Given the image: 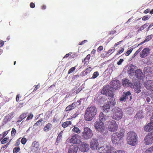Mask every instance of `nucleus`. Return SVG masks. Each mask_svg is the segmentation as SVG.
I'll list each match as a JSON object with an SVG mask.
<instances>
[{"instance_id": "63", "label": "nucleus", "mask_w": 153, "mask_h": 153, "mask_svg": "<svg viewBox=\"0 0 153 153\" xmlns=\"http://www.w3.org/2000/svg\"><path fill=\"white\" fill-rule=\"evenodd\" d=\"M115 153H125L124 151L121 150H117L115 152Z\"/></svg>"}, {"instance_id": "21", "label": "nucleus", "mask_w": 153, "mask_h": 153, "mask_svg": "<svg viewBox=\"0 0 153 153\" xmlns=\"http://www.w3.org/2000/svg\"><path fill=\"white\" fill-rule=\"evenodd\" d=\"M137 68L136 66L134 65H131L128 68V72L129 74L131 75L135 72V70Z\"/></svg>"}, {"instance_id": "6", "label": "nucleus", "mask_w": 153, "mask_h": 153, "mask_svg": "<svg viewBox=\"0 0 153 153\" xmlns=\"http://www.w3.org/2000/svg\"><path fill=\"white\" fill-rule=\"evenodd\" d=\"M94 126L97 131L101 133L104 132L105 128L104 123L101 121H96L94 123Z\"/></svg>"}, {"instance_id": "47", "label": "nucleus", "mask_w": 153, "mask_h": 153, "mask_svg": "<svg viewBox=\"0 0 153 153\" xmlns=\"http://www.w3.org/2000/svg\"><path fill=\"white\" fill-rule=\"evenodd\" d=\"M72 110L74 109L77 106V103L74 102L70 105Z\"/></svg>"}, {"instance_id": "34", "label": "nucleus", "mask_w": 153, "mask_h": 153, "mask_svg": "<svg viewBox=\"0 0 153 153\" xmlns=\"http://www.w3.org/2000/svg\"><path fill=\"white\" fill-rule=\"evenodd\" d=\"M113 88L111 87V90H109L108 92L107 93V94L106 95V96H108L111 98H114V92L113 91Z\"/></svg>"}, {"instance_id": "8", "label": "nucleus", "mask_w": 153, "mask_h": 153, "mask_svg": "<svg viewBox=\"0 0 153 153\" xmlns=\"http://www.w3.org/2000/svg\"><path fill=\"white\" fill-rule=\"evenodd\" d=\"M80 136L78 134H75L69 140V142L73 144H78L80 143L81 141L80 140Z\"/></svg>"}, {"instance_id": "20", "label": "nucleus", "mask_w": 153, "mask_h": 153, "mask_svg": "<svg viewBox=\"0 0 153 153\" xmlns=\"http://www.w3.org/2000/svg\"><path fill=\"white\" fill-rule=\"evenodd\" d=\"M143 74L141 70L140 69L137 70L135 72V76L138 79H141L143 76Z\"/></svg>"}, {"instance_id": "15", "label": "nucleus", "mask_w": 153, "mask_h": 153, "mask_svg": "<svg viewBox=\"0 0 153 153\" xmlns=\"http://www.w3.org/2000/svg\"><path fill=\"white\" fill-rule=\"evenodd\" d=\"M89 149V144L85 142L82 143L80 146L79 150L82 152H85L88 151Z\"/></svg>"}, {"instance_id": "48", "label": "nucleus", "mask_w": 153, "mask_h": 153, "mask_svg": "<svg viewBox=\"0 0 153 153\" xmlns=\"http://www.w3.org/2000/svg\"><path fill=\"white\" fill-rule=\"evenodd\" d=\"M133 49V48H131L129 50H128L125 53V55L127 56H128L132 52Z\"/></svg>"}, {"instance_id": "40", "label": "nucleus", "mask_w": 153, "mask_h": 153, "mask_svg": "<svg viewBox=\"0 0 153 153\" xmlns=\"http://www.w3.org/2000/svg\"><path fill=\"white\" fill-rule=\"evenodd\" d=\"M153 38V35L152 34L147 36L145 39V41L146 42H148L151 39Z\"/></svg>"}, {"instance_id": "33", "label": "nucleus", "mask_w": 153, "mask_h": 153, "mask_svg": "<svg viewBox=\"0 0 153 153\" xmlns=\"http://www.w3.org/2000/svg\"><path fill=\"white\" fill-rule=\"evenodd\" d=\"M143 111H139L135 115V117L137 119H139L143 117Z\"/></svg>"}, {"instance_id": "4", "label": "nucleus", "mask_w": 153, "mask_h": 153, "mask_svg": "<svg viewBox=\"0 0 153 153\" xmlns=\"http://www.w3.org/2000/svg\"><path fill=\"white\" fill-rule=\"evenodd\" d=\"M112 111L111 116L113 119L118 121L122 118L123 111L120 108L115 107L112 109Z\"/></svg>"}, {"instance_id": "30", "label": "nucleus", "mask_w": 153, "mask_h": 153, "mask_svg": "<svg viewBox=\"0 0 153 153\" xmlns=\"http://www.w3.org/2000/svg\"><path fill=\"white\" fill-rule=\"evenodd\" d=\"M27 113H23L19 117L18 120L17 121V122L19 123L21 122L22 120L25 118L27 116Z\"/></svg>"}, {"instance_id": "55", "label": "nucleus", "mask_w": 153, "mask_h": 153, "mask_svg": "<svg viewBox=\"0 0 153 153\" xmlns=\"http://www.w3.org/2000/svg\"><path fill=\"white\" fill-rule=\"evenodd\" d=\"M87 74H86L85 71L84 70L81 73V74H80V75L82 76H83L86 75Z\"/></svg>"}, {"instance_id": "41", "label": "nucleus", "mask_w": 153, "mask_h": 153, "mask_svg": "<svg viewBox=\"0 0 153 153\" xmlns=\"http://www.w3.org/2000/svg\"><path fill=\"white\" fill-rule=\"evenodd\" d=\"M112 98V99L111 101H108L107 102L108 104H109V105H111L112 106H114L116 104V102H115V99L113 100L114 98Z\"/></svg>"}, {"instance_id": "52", "label": "nucleus", "mask_w": 153, "mask_h": 153, "mask_svg": "<svg viewBox=\"0 0 153 153\" xmlns=\"http://www.w3.org/2000/svg\"><path fill=\"white\" fill-rule=\"evenodd\" d=\"M8 133V132H7V131H4L2 133V137L0 139V142L3 138L5 137L7 135Z\"/></svg>"}, {"instance_id": "31", "label": "nucleus", "mask_w": 153, "mask_h": 153, "mask_svg": "<svg viewBox=\"0 0 153 153\" xmlns=\"http://www.w3.org/2000/svg\"><path fill=\"white\" fill-rule=\"evenodd\" d=\"M52 127V124L50 123H48L44 127V130L45 131H48L51 129Z\"/></svg>"}, {"instance_id": "39", "label": "nucleus", "mask_w": 153, "mask_h": 153, "mask_svg": "<svg viewBox=\"0 0 153 153\" xmlns=\"http://www.w3.org/2000/svg\"><path fill=\"white\" fill-rule=\"evenodd\" d=\"M3 138V139H2L1 141V143L2 144H4L6 143L7 142L9 139V137H4Z\"/></svg>"}, {"instance_id": "29", "label": "nucleus", "mask_w": 153, "mask_h": 153, "mask_svg": "<svg viewBox=\"0 0 153 153\" xmlns=\"http://www.w3.org/2000/svg\"><path fill=\"white\" fill-rule=\"evenodd\" d=\"M110 106L111 105L108 104L107 102L106 104L102 107L104 111L106 112H109L110 111Z\"/></svg>"}, {"instance_id": "23", "label": "nucleus", "mask_w": 153, "mask_h": 153, "mask_svg": "<svg viewBox=\"0 0 153 153\" xmlns=\"http://www.w3.org/2000/svg\"><path fill=\"white\" fill-rule=\"evenodd\" d=\"M111 87L108 85L106 86L103 87L101 91V93L102 94L106 95L107 94V93L108 92L109 90H111Z\"/></svg>"}, {"instance_id": "51", "label": "nucleus", "mask_w": 153, "mask_h": 153, "mask_svg": "<svg viewBox=\"0 0 153 153\" xmlns=\"http://www.w3.org/2000/svg\"><path fill=\"white\" fill-rule=\"evenodd\" d=\"M92 68L91 67H89L87 68L85 70H84L85 71L86 73L87 74H88V73H90L92 70Z\"/></svg>"}, {"instance_id": "37", "label": "nucleus", "mask_w": 153, "mask_h": 153, "mask_svg": "<svg viewBox=\"0 0 153 153\" xmlns=\"http://www.w3.org/2000/svg\"><path fill=\"white\" fill-rule=\"evenodd\" d=\"M145 153H153V148L152 146L147 149L145 152Z\"/></svg>"}, {"instance_id": "18", "label": "nucleus", "mask_w": 153, "mask_h": 153, "mask_svg": "<svg viewBox=\"0 0 153 153\" xmlns=\"http://www.w3.org/2000/svg\"><path fill=\"white\" fill-rule=\"evenodd\" d=\"M108 146L107 145H100L96 148V149L101 153H105Z\"/></svg>"}, {"instance_id": "7", "label": "nucleus", "mask_w": 153, "mask_h": 153, "mask_svg": "<svg viewBox=\"0 0 153 153\" xmlns=\"http://www.w3.org/2000/svg\"><path fill=\"white\" fill-rule=\"evenodd\" d=\"M118 128V125L115 120H112L108 123V128L110 131L114 132L117 130Z\"/></svg>"}, {"instance_id": "10", "label": "nucleus", "mask_w": 153, "mask_h": 153, "mask_svg": "<svg viewBox=\"0 0 153 153\" xmlns=\"http://www.w3.org/2000/svg\"><path fill=\"white\" fill-rule=\"evenodd\" d=\"M144 140V143L146 145L152 144L153 143V138L152 133H149L145 137Z\"/></svg>"}, {"instance_id": "53", "label": "nucleus", "mask_w": 153, "mask_h": 153, "mask_svg": "<svg viewBox=\"0 0 153 153\" xmlns=\"http://www.w3.org/2000/svg\"><path fill=\"white\" fill-rule=\"evenodd\" d=\"M33 115L32 114H29L26 120H30L32 119L33 118Z\"/></svg>"}, {"instance_id": "22", "label": "nucleus", "mask_w": 153, "mask_h": 153, "mask_svg": "<svg viewBox=\"0 0 153 153\" xmlns=\"http://www.w3.org/2000/svg\"><path fill=\"white\" fill-rule=\"evenodd\" d=\"M108 116H106L104 114L103 112H101L99 115V121L102 122H105L108 119Z\"/></svg>"}, {"instance_id": "62", "label": "nucleus", "mask_w": 153, "mask_h": 153, "mask_svg": "<svg viewBox=\"0 0 153 153\" xmlns=\"http://www.w3.org/2000/svg\"><path fill=\"white\" fill-rule=\"evenodd\" d=\"M35 88L34 89V90H33V91H36L37 89L39 88L40 87V85H35L34 86Z\"/></svg>"}, {"instance_id": "44", "label": "nucleus", "mask_w": 153, "mask_h": 153, "mask_svg": "<svg viewBox=\"0 0 153 153\" xmlns=\"http://www.w3.org/2000/svg\"><path fill=\"white\" fill-rule=\"evenodd\" d=\"M76 66H75L74 67L71 68L68 71V74H70L72 73L76 69Z\"/></svg>"}, {"instance_id": "19", "label": "nucleus", "mask_w": 153, "mask_h": 153, "mask_svg": "<svg viewBox=\"0 0 153 153\" xmlns=\"http://www.w3.org/2000/svg\"><path fill=\"white\" fill-rule=\"evenodd\" d=\"M144 130L146 131H150L153 130V122L149 123L144 128Z\"/></svg>"}, {"instance_id": "35", "label": "nucleus", "mask_w": 153, "mask_h": 153, "mask_svg": "<svg viewBox=\"0 0 153 153\" xmlns=\"http://www.w3.org/2000/svg\"><path fill=\"white\" fill-rule=\"evenodd\" d=\"M43 121V119L42 118L39 120L33 125L34 127H36L39 126H42V123H41Z\"/></svg>"}, {"instance_id": "16", "label": "nucleus", "mask_w": 153, "mask_h": 153, "mask_svg": "<svg viewBox=\"0 0 153 153\" xmlns=\"http://www.w3.org/2000/svg\"><path fill=\"white\" fill-rule=\"evenodd\" d=\"M78 149V147L76 144L70 145L69 148V153H76Z\"/></svg>"}, {"instance_id": "54", "label": "nucleus", "mask_w": 153, "mask_h": 153, "mask_svg": "<svg viewBox=\"0 0 153 153\" xmlns=\"http://www.w3.org/2000/svg\"><path fill=\"white\" fill-rule=\"evenodd\" d=\"M149 17L148 15L145 16L142 18V20L143 21H146L148 20L149 19Z\"/></svg>"}, {"instance_id": "32", "label": "nucleus", "mask_w": 153, "mask_h": 153, "mask_svg": "<svg viewBox=\"0 0 153 153\" xmlns=\"http://www.w3.org/2000/svg\"><path fill=\"white\" fill-rule=\"evenodd\" d=\"M72 122L70 121H67L64 122L62 124V126L64 128H65L68 126L71 125Z\"/></svg>"}, {"instance_id": "58", "label": "nucleus", "mask_w": 153, "mask_h": 153, "mask_svg": "<svg viewBox=\"0 0 153 153\" xmlns=\"http://www.w3.org/2000/svg\"><path fill=\"white\" fill-rule=\"evenodd\" d=\"M124 60L123 59H120L119 61L117 62V64L118 65H120L121 64L122 62Z\"/></svg>"}, {"instance_id": "14", "label": "nucleus", "mask_w": 153, "mask_h": 153, "mask_svg": "<svg viewBox=\"0 0 153 153\" xmlns=\"http://www.w3.org/2000/svg\"><path fill=\"white\" fill-rule=\"evenodd\" d=\"M150 49L148 48H144L140 52V56L141 58H145L150 53Z\"/></svg>"}, {"instance_id": "5", "label": "nucleus", "mask_w": 153, "mask_h": 153, "mask_svg": "<svg viewBox=\"0 0 153 153\" xmlns=\"http://www.w3.org/2000/svg\"><path fill=\"white\" fill-rule=\"evenodd\" d=\"M93 135L92 131L89 128L85 127L82 132V137L84 139L88 140L91 138Z\"/></svg>"}, {"instance_id": "38", "label": "nucleus", "mask_w": 153, "mask_h": 153, "mask_svg": "<svg viewBox=\"0 0 153 153\" xmlns=\"http://www.w3.org/2000/svg\"><path fill=\"white\" fill-rule=\"evenodd\" d=\"M99 75V72L98 71L95 72L93 74L92 77L90 78L91 79H95L97 78Z\"/></svg>"}, {"instance_id": "42", "label": "nucleus", "mask_w": 153, "mask_h": 153, "mask_svg": "<svg viewBox=\"0 0 153 153\" xmlns=\"http://www.w3.org/2000/svg\"><path fill=\"white\" fill-rule=\"evenodd\" d=\"M20 150V148L19 147L16 146L13 149V153H17Z\"/></svg>"}, {"instance_id": "43", "label": "nucleus", "mask_w": 153, "mask_h": 153, "mask_svg": "<svg viewBox=\"0 0 153 153\" xmlns=\"http://www.w3.org/2000/svg\"><path fill=\"white\" fill-rule=\"evenodd\" d=\"M121 48V49L120 50H119L117 51V52L116 53V54L114 56L115 57H116L117 55L120 54L124 51V48Z\"/></svg>"}, {"instance_id": "3", "label": "nucleus", "mask_w": 153, "mask_h": 153, "mask_svg": "<svg viewBox=\"0 0 153 153\" xmlns=\"http://www.w3.org/2000/svg\"><path fill=\"white\" fill-rule=\"evenodd\" d=\"M137 134L133 131H130L127 134V140L128 143L132 146H135L137 144Z\"/></svg>"}, {"instance_id": "17", "label": "nucleus", "mask_w": 153, "mask_h": 153, "mask_svg": "<svg viewBox=\"0 0 153 153\" xmlns=\"http://www.w3.org/2000/svg\"><path fill=\"white\" fill-rule=\"evenodd\" d=\"M39 147V143L36 141H34L32 144L31 151L33 152H36L38 149Z\"/></svg>"}, {"instance_id": "11", "label": "nucleus", "mask_w": 153, "mask_h": 153, "mask_svg": "<svg viewBox=\"0 0 153 153\" xmlns=\"http://www.w3.org/2000/svg\"><path fill=\"white\" fill-rule=\"evenodd\" d=\"M130 97L129 100H131L132 97L131 96V93L130 91L124 92H123L122 96L120 98V101H126V99H128V97Z\"/></svg>"}, {"instance_id": "1", "label": "nucleus", "mask_w": 153, "mask_h": 153, "mask_svg": "<svg viewBox=\"0 0 153 153\" xmlns=\"http://www.w3.org/2000/svg\"><path fill=\"white\" fill-rule=\"evenodd\" d=\"M124 132L123 130H121L119 132L113 133L111 136L112 143L115 145H120L123 138L124 136Z\"/></svg>"}, {"instance_id": "49", "label": "nucleus", "mask_w": 153, "mask_h": 153, "mask_svg": "<svg viewBox=\"0 0 153 153\" xmlns=\"http://www.w3.org/2000/svg\"><path fill=\"white\" fill-rule=\"evenodd\" d=\"M79 74L74 75L73 76L72 78V79L71 81L72 82L74 81L75 79H78L79 78Z\"/></svg>"}, {"instance_id": "46", "label": "nucleus", "mask_w": 153, "mask_h": 153, "mask_svg": "<svg viewBox=\"0 0 153 153\" xmlns=\"http://www.w3.org/2000/svg\"><path fill=\"white\" fill-rule=\"evenodd\" d=\"M16 133V130L14 128H13L11 132V134L12 137H14Z\"/></svg>"}, {"instance_id": "36", "label": "nucleus", "mask_w": 153, "mask_h": 153, "mask_svg": "<svg viewBox=\"0 0 153 153\" xmlns=\"http://www.w3.org/2000/svg\"><path fill=\"white\" fill-rule=\"evenodd\" d=\"M73 132L76 133L77 134H79L80 132V131L77 127L75 126L72 129Z\"/></svg>"}, {"instance_id": "26", "label": "nucleus", "mask_w": 153, "mask_h": 153, "mask_svg": "<svg viewBox=\"0 0 153 153\" xmlns=\"http://www.w3.org/2000/svg\"><path fill=\"white\" fill-rule=\"evenodd\" d=\"M133 87L136 93H139L141 92L140 86V85L139 83H136L133 86Z\"/></svg>"}, {"instance_id": "25", "label": "nucleus", "mask_w": 153, "mask_h": 153, "mask_svg": "<svg viewBox=\"0 0 153 153\" xmlns=\"http://www.w3.org/2000/svg\"><path fill=\"white\" fill-rule=\"evenodd\" d=\"M91 57V55L90 54H88L86 56L84 60H82V62H84V63L83 64L84 66H86L88 64L90 58Z\"/></svg>"}, {"instance_id": "50", "label": "nucleus", "mask_w": 153, "mask_h": 153, "mask_svg": "<svg viewBox=\"0 0 153 153\" xmlns=\"http://www.w3.org/2000/svg\"><path fill=\"white\" fill-rule=\"evenodd\" d=\"M27 141V139L25 137H23L21 140V142L23 145L25 144L26 143Z\"/></svg>"}, {"instance_id": "57", "label": "nucleus", "mask_w": 153, "mask_h": 153, "mask_svg": "<svg viewBox=\"0 0 153 153\" xmlns=\"http://www.w3.org/2000/svg\"><path fill=\"white\" fill-rule=\"evenodd\" d=\"M127 111L128 114L130 115L132 113L133 110L132 109L129 108L128 110Z\"/></svg>"}, {"instance_id": "61", "label": "nucleus", "mask_w": 153, "mask_h": 153, "mask_svg": "<svg viewBox=\"0 0 153 153\" xmlns=\"http://www.w3.org/2000/svg\"><path fill=\"white\" fill-rule=\"evenodd\" d=\"M20 144V141L19 139H18L16 140V143H15V146H18Z\"/></svg>"}, {"instance_id": "12", "label": "nucleus", "mask_w": 153, "mask_h": 153, "mask_svg": "<svg viewBox=\"0 0 153 153\" xmlns=\"http://www.w3.org/2000/svg\"><path fill=\"white\" fill-rule=\"evenodd\" d=\"M110 84L113 87V89L114 88L115 90L119 89L121 85V82L117 79L112 81L110 82Z\"/></svg>"}, {"instance_id": "56", "label": "nucleus", "mask_w": 153, "mask_h": 153, "mask_svg": "<svg viewBox=\"0 0 153 153\" xmlns=\"http://www.w3.org/2000/svg\"><path fill=\"white\" fill-rule=\"evenodd\" d=\"M72 110V109L71 108V107H70V105L67 106L65 109V111H69L71 110Z\"/></svg>"}, {"instance_id": "9", "label": "nucleus", "mask_w": 153, "mask_h": 153, "mask_svg": "<svg viewBox=\"0 0 153 153\" xmlns=\"http://www.w3.org/2000/svg\"><path fill=\"white\" fill-rule=\"evenodd\" d=\"M144 86L147 89L153 94V81L148 80L144 82Z\"/></svg>"}, {"instance_id": "13", "label": "nucleus", "mask_w": 153, "mask_h": 153, "mask_svg": "<svg viewBox=\"0 0 153 153\" xmlns=\"http://www.w3.org/2000/svg\"><path fill=\"white\" fill-rule=\"evenodd\" d=\"M99 145L97 140L95 138H93L90 144V148L93 150L96 149Z\"/></svg>"}, {"instance_id": "24", "label": "nucleus", "mask_w": 153, "mask_h": 153, "mask_svg": "<svg viewBox=\"0 0 153 153\" xmlns=\"http://www.w3.org/2000/svg\"><path fill=\"white\" fill-rule=\"evenodd\" d=\"M12 114H10L6 116L3 119L2 123L4 125L6 124L8 122L10 121L12 118Z\"/></svg>"}, {"instance_id": "59", "label": "nucleus", "mask_w": 153, "mask_h": 153, "mask_svg": "<svg viewBox=\"0 0 153 153\" xmlns=\"http://www.w3.org/2000/svg\"><path fill=\"white\" fill-rule=\"evenodd\" d=\"M63 132V131H62L60 133L58 134L57 138L61 139L62 137V133Z\"/></svg>"}, {"instance_id": "60", "label": "nucleus", "mask_w": 153, "mask_h": 153, "mask_svg": "<svg viewBox=\"0 0 153 153\" xmlns=\"http://www.w3.org/2000/svg\"><path fill=\"white\" fill-rule=\"evenodd\" d=\"M61 139L57 138L56 139V141L55 143V144L56 145H58L59 144V143L60 142Z\"/></svg>"}, {"instance_id": "27", "label": "nucleus", "mask_w": 153, "mask_h": 153, "mask_svg": "<svg viewBox=\"0 0 153 153\" xmlns=\"http://www.w3.org/2000/svg\"><path fill=\"white\" fill-rule=\"evenodd\" d=\"M123 85L124 86H130L132 85V83L129 82V80L128 79H125L123 81Z\"/></svg>"}, {"instance_id": "45", "label": "nucleus", "mask_w": 153, "mask_h": 153, "mask_svg": "<svg viewBox=\"0 0 153 153\" xmlns=\"http://www.w3.org/2000/svg\"><path fill=\"white\" fill-rule=\"evenodd\" d=\"M59 120V117L57 115H55L53 120V123H55L58 121Z\"/></svg>"}, {"instance_id": "64", "label": "nucleus", "mask_w": 153, "mask_h": 153, "mask_svg": "<svg viewBox=\"0 0 153 153\" xmlns=\"http://www.w3.org/2000/svg\"><path fill=\"white\" fill-rule=\"evenodd\" d=\"M30 7L32 8H34L35 7V4L32 2L30 4Z\"/></svg>"}, {"instance_id": "2", "label": "nucleus", "mask_w": 153, "mask_h": 153, "mask_svg": "<svg viewBox=\"0 0 153 153\" xmlns=\"http://www.w3.org/2000/svg\"><path fill=\"white\" fill-rule=\"evenodd\" d=\"M97 113L96 107L94 106L88 107L86 110L84 115L85 119L86 121L91 120Z\"/></svg>"}, {"instance_id": "28", "label": "nucleus", "mask_w": 153, "mask_h": 153, "mask_svg": "<svg viewBox=\"0 0 153 153\" xmlns=\"http://www.w3.org/2000/svg\"><path fill=\"white\" fill-rule=\"evenodd\" d=\"M105 153H115L116 152L114 148L108 146Z\"/></svg>"}]
</instances>
